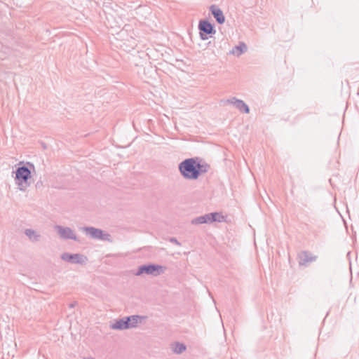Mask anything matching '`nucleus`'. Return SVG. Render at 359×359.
Segmentation results:
<instances>
[{
    "label": "nucleus",
    "instance_id": "obj_1",
    "mask_svg": "<svg viewBox=\"0 0 359 359\" xmlns=\"http://www.w3.org/2000/svg\"><path fill=\"white\" fill-rule=\"evenodd\" d=\"M180 170L186 178L196 179L206 168L193 158L185 160L180 165Z\"/></svg>",
    "mask_w": 359,
    "mask_h": 359
},
{
    "label": "nucleus",
    "instance_id": "obj_2",
    "mask_svg": "<svg viewBox=\"0 0 359 359\" xmlns=\"http://www.w3.org/2000/svg\"><path fill=\"white\" fill-rule=\"evenodd\" d=\"M141 318L139 316H132L130 318H128L127 320H121L115 323L112 325L111 327L113 329H127L129 327H133L137 325V324L140 322Z\"/></svg>",
    "mask_w": 359,
    "mask_h": 359
},
{
    "label": "nucleus",
    "instance_id": "obj_3",
    "mask_svg": "<svg viewBox=\"0 0 359 359\" xmlns=\"http://www.w3.org/2000/svg\"><path fill=\"white\" fill-rule=\"evenodd\" d=\"M163 271V267L161 266H144L140 268L137 275H140L145 272L147 273L154 274L156 272Z\"/></svg>",
    "mask_w": 359,
    "mask_h": 359
},
{
    "label": "nucleus",
    "instance_id": "obj_4",
    "mask_svg": "<svg viewBox=\"0 0 359 359\" xmlns=\"http://www.w3.org/2000/svg\"><path fill=\"white\" fill-rule=\"evenodd\" d=\"M30 177V171L25 167L19 168L16 172V177L19 181L26 182Z\"/></svg>",
    "mask_w": 359,
    "mask_h": 359
},
{
    "label": "nucleus",
    "instance_id": "obj_5",
    "mask_svg": "<svg viewBox=\"0 0 359 359\" xmlns=\"http://www.w3.org/2000/svg\"><path fill=\"white\" fill-rule=\"evenodd\" d=\"M212 15H214L215 18L217 20V21L219 24H222L225 21V18L223 15V13L221 9H219L218 7H217L215 5H212L210 8Z\"/></svg>",
    "mask_w": 359,
    "mask_h": 359
},
{
    "label": "nucleus",
    "instance_id": "obj_6",
    "mask_svg": "<svg viewBox=\"0 0 359 359\" xmlns=\"http://www.w3.org/2000/svg\"><path fill=\"white\" fill-rule=\"evenodd\" d=\"M215 216V215H205L204 216H201V217H199L193 220V223L194 224H204V223H208V222H215V221H220L219 219H217V218H215L214 217Z\"/></svg>",
    "mask_w": 359,
    "mask_h": 359
},
{
    "label": "nucleus",
    "instance_id": "obj_7",
    "mask_svg": "<svg viewBox=\"0 0 359 359\" xmlns=\"http://www.w3.org/2000/svg\"><path fill=\"white\" fill-rule=\"evenodd\" d=\"M199 29L206 34H212L213 32L212 25L207 21H201L198 25Z\"/></svg>",
    "mask_w": 359,
    "mask_h": 359
},
{
    "label": "nucleus",
    "instance_id": "obj_8",
    "mask_svg": "<svg viewBox=\"0 0 359 359\" xmlns=\"http://www.w3.org/2000/svg\"><path fill=\"white\" fill-rule=\"evenodd\" d=\"M62 259L66 261H70L72 262H84V257L79 255H69V254H64L62 255Z\"/></svg>",
    "mask_w": 359,
    "mask_h": 359
},
{
    "label": "nucleus",
    "instance_id": "obj_9",
    "mask_svg": "<svg viewBox=\"0 0 359 359\" xmlns=\"http://www.w3.org/2000/svg\"><path fill=\"white\" fill-rule=\"evenodd\" d=\"M58 231L61 237L64 238H75L72 231L69 228L58 227Z\"/></svg>",
    "mask_w": 359,
    "mask_h": 359
},
{
    "label": "nucleus",
    "instance_id": "obj_10",
    "mask_svg": "<svg viewBox=\"0 0 359 359\" xmlns=\"http://www.w3.org/2000/svg\"><path fill=\"white\" fill-rule=\"evenodd\" d=\"M86 231L88 233H89L93 238H104V234L101 230L91 227V228H86Z\"/></svg>",
    "mask_w": 359,
    "mask_h": 359
},
{
    "label": "nucleus",
    "instance_id": "obj_11",
    "mask_svg": "<svg viewBox=\"0 0 359 359\" xmlns=\"http://www.w3.org/2000/svg\"><path fill=\"white\" fill-rule=\"evenodd\" d=\"M247 50V46L245 43H240L238 46H236L235 48H233L231 50V53L234 55H236V56H239L241 55L243 53H244L245 51H246Z\"/></svg>",
    "mask_w": 359,
    "mask_h": 359
},
{
    "label": "nucleus",
    "instance_id": "obj_12",
    "mask_svg": "<svg viewBox=\"0 0 359 359\" xmlns=\"http://www.w3.org/2000/svg\"><path fill=\"white\" fill-rule=\"evenodd\" d=\"M313 257L309 256L306 252H302L299 255V263L304 264L306 262H311Z\"/></svg>",
    "mask_w": 359,
    "mask_h": 359
},
{
    "label": "nucleus",
    "instance_id": "obj_13",
    "mask_svg": "<svg viewBox=\"0 0 359 359\" xmlns=\"http://www.w3.org/2000/svg\"><path fill=\"white\" fill-rule=\"evenodd\" d=\"M237 107L241 111L245 113L249 112L248 107L242 101L237 102Z\"/></svg>",
    "mask_w": 359,
    "mask_h": 359
},
{
    "label": "nucleus",
    "instance_id": "obj_14",
    "mask_svg": "<svg viewBox=\"0 0 359 359\" xmlns=\"http://www.w3.org/2000/svg\"><path fill=\"white\" fill-rule=\"evenodd\" d=\"M173 350L175 353H180L185 350V346L183 344H176L174 346Z\"/></svg>",
    "mask_w": 359,
    "mask_h": 359
},
{
    "label": "nucleus",
    "instance_id": "obj_15",
    "mask_svg": "<svg viewBox=\"0 0 359 359\" xmlns=\"http://www.w3.org/2000/svg\"><path fill=\"white\" fill-rule=\"evenodd\" d=\"M210 215H215L214 217L219 219V222H221L224 219L223 216L220 215L219 213H211Z\"/></svg>",
    "mask_w": 359,
    "mask_h": 359
},
{
    "label": "nucleus",
    "instance_id": "obj_16",
    "mask_svg": "<svg viewBox=\"0 0 359 359\" xmlns=\"http://www.w3.org/2000/svg\"><path fill=\"white\" fill-rule=\"evenodd\" d=\"M31 233H32V232H31V231H27V234L28 236H31Z\"/></svg>",
    "mask_w": 359,
    "mask_h": 359
}]
</instances>
